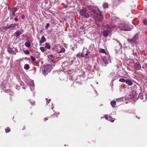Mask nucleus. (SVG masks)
<instances>
[{
    "label": "nucleus",
    "mask_w": 147,
    "mask_h": 147,
    "mask_svg": "<svg viewBox=\"0 0 147 147\" xmlns=\"http://www.w3.org/2000/svg\"><path fill=\"white\" fill-rule=\"evenodd\" d=\"M134 86H136V85H134Z\"/></svg>",
    "instance_id": "nucleus-48"
},
{
    "label": "nucleus",
    "mask_w": 147,
    "mask_h": 147,
    "mask_svg": "<svg viewBox=\"0 0 147 147\" xmlns=\"http://www.w3.org/2000/svg\"><path fill=\"white\" fill-rule=\"evenodd\" d=\"M30 68V66L28 64H26L24 65V69L26 70H28Z\"/></svg>",
    "instance_id": "nucleus-19"
},
{
    "label": "nucleus",
    "mask_w": 147,
    "mask_h": 147,
    "mask_svg": "<svg viewBox=\"0 0 147 147\" xmlns=\"http://www.w3.org/2000/svg\"><path fill=\"white\" fill-rule=\"evenodd\" d=\"M138 119H140V118L139 117H138Z\"/></svg>",
    "instance_id": "nucleus-47"
},
{
    "label": "nucleus",
    "mask_w": 147,
    "mask_h": 147,
    "mask_svg": "<svg viewBox=\"0 0 147 147\" xmlns=\"http://www.w3.org/2000/svg\"><path fill=\"white\" fill-rule=\"evenodd\" d=\"M7 51L9 53H14V50H13L12 48L9 46L8 47Z\"/></svg>",
    "instance_id": "nucleus-14"
},
{
    "label": "nucleus",
    "mask_w": 147,
    "mask_h": 147,
    "mask_svg": "<svg viewBox=\"0 0 147 147\" xmlns=\"http://www.w3.org/2000/svg\"><path fill=\"white\" fill-rule=\"evenodd\" d=\"M118 45H119V46L120 47H121V45L120 44H118Z\"/></svg>",
    "instance_id": "nucleus-45"
},
{
    "label": "nucleus",
    "mask_w": 147,
    "mask_h": 147,
    "mask_svg": "<svg viewBox=\"0 0 147 147\" xmlns=\"http://www.w3.org/2000/svg\"><path fill=\"white\" fill-rule=\"evenodd\" d=\"M146 97V96L145 94H141V93H140L139 94V98H140L142 100H143L144 99V98Z\"/></svg>",
    "instance_id": "nucleus-15"
},
{
    "label": "nucleus",
    "mask_w": 147,
    "mask_h": 147,
    "mask_svg": "<svg viewBox=\"0 0 147 147\" xmlns=\"http://www.w3.org/2000/svg\"><path fill=\"white\" fill-rule=\"evenodd\" d=\"M53 108H54L53 107H52L51 108V109H50V111H53Z\"/></svg>",
    "instance_id": "nucleus-41"
},
{
    "label": "nucleus",
    "mask_w": 147,
    "mask_h": 147,
    "mask_svg": "<svg viewBox=\"0 0 147 147\" xmlns=\"http://www.w3.org/2000/svg\"><path fill=\"white\" fill-rule=\"evenodd\" d=\"M29 101H30V103H31V104L32 105H33L34 104V101H32V102H30V100H29Z\"/></svg>",
    "instance_id": "nucleus-38"
},
{
    "label": "nucleus",
    "mask_w": 147,
    "mask_h": 147,
    "mask_svg": "<svg viewBox=\"0 0 147 147\" xmlns=\"http://www.w3.org/2000/svg\"><path fill=\"white\" fill-rule=\"evenodd\" d=\"M143 23L144 25H147V20H144L143 21Z\"/></svg>",
    "instance_id": "nucleus-34"
},
{
    "label": "nucleus",
    "mask_w": 147,
    "mask_h": 147,
    "mask_svg": "<svg viewBox=\"0 0 147 147\" xmlns=\"http://www.w3.org/2000/svg\"><path fill=\"white\" fill-rule=\"evenodd\" d=\"M46 40V39L45 38L44 36H42L40 40V41L39 42L40 43H42L44 42H45Z\"/></svg>",
    "instance_id": "nucleus-12"
},
{
    "label": "nucleus",
    "mask_w": 147,
    "mask_h": 147,
    "mask_svg": "<svg viewBox=\"0 0 147 147\" xmlns=\"http://www.w3.org/2000/svg\"><path fill=\"white\" fill-rule=\"evenodd\" d=\"M102 59L104 63L105 64H107L108 63V62L107 61V58L106 57H103Z\"/></svg>",
    "instance_id": "nucleus-18"
},
{
    "label": "nucleus",
    "mask_w": 147,
    "mask_h": 147,
    "mask_svg": "<svg viewBox=\"0 0 147 147\" xmlns=\"http://www.w3.org/2000/svg\"><path fill=\"white\" fill-rule=\"evenodd\" d=\"M31 59L33 61H35L36 60L35 58L32 56H30Z\"/></svg>",
    "instance_id": "nucleus-31"
},
{
    "label": "nucleus",
    "mask_w": 147,
    "mask_h": 147,
    "mask_svg": "<svg viewBox=\"0 0 147 147\" xmlns=\"http://www.w3.org/2000/svg\"><path fill=\"white\" fill-rule=\"evenodd\" d=\"M22 34V32L19 30L17 31L14 34V36L17 37Z\"/></svg>",
    "instance_id": "nucleus-11"
},
{
    "label": "nucleus",
    "mask_w": 147,
    "mask_h": 147,
    "mask_svg": "<svg viewBox=\"0 0 147 147\" xmlns=\"http://www.w3.org/2000/svg\"><path fill=\"white\" fill-rule=\"evenodd\" d=\"M16 26L17 24H16L14 23L13 24H11L9 26V29L12 30Z\"/></svg>",
    "instance_id": "nucleus-16"
},
{
    "label": "nucleus",
    "mask_w": 147,
    "mask_h": 147,
    "mask_svg": "<svg viewBox=\"0 0 147 147\" xmlns=\"http://www.w3.org/2000/svg\"><path fill=\"white\" fill-rule=\"evenodd\" d=\"M111 105L113 108L115 107L116 104V101L115 100H113L110 102Z\"/></svg>",
    "instance_id": "nucleus-17"
},
{
    "label": "nucleus",
    "mask_w": 147,
    "mask_h": 147,
    "mask_svg": "<svg viewBox=\"0 0 147 147\" xmlns=\"http://www.w3.org/2000/svg\"><path fill=\"white\" fill-rule=\"evenodd\" d=\"M87 7L89 9L93 11L94 13V18L96 21L99 22L102 21L103 19V16L99 9H96L95 6L90 5H87Z\"/></svg>",
    "instance_id": "nucleus-1"
},
{
    "label": "nucleus",
    "mask_w": 147,
    "mask_h": 147,
    "mask_svg": "<svg viewBox=\"0 0 147 147\" xmlns=\"http://www.w3.org/2000/svg\"><path fill=\"white\" fill-rule=\"evenodd\" d=\"M77 56L78 57H82L81 55V54L80 53H78L77 55Z\"/></svg>",
    "instance_id": "nucleus-35"
},
{
    "label": "nucleus",
    "mask_w": 147,
    "mask_h": 147,
    "mask_svg": "<svg viewBox=\"0 0 147 147\" xmlns=\"http://www.w3.org/2000/svg\"><path fill=\"white\" fill-rule=\"evenodd\" d=\"M126 80H125V79L123 78H121L119 79V81L122 82H125Z\"/></svg>",
    "instance_id": "nucleus-26"
},
{
    "label": "nucleus",
    "mask_w": 147,
    "mask_h": 147,
    "mask_svg": "<svg viewBox=\"0 0 147 147\" xmlns=\"http://www.w3.org/2000/svg\"><path fill=\"white\" fill-rule=\"evenodd\" d=\"M2 28L5 30H6L8 29H9V27L8 26V25H7V26H4Z\"/></svg>",
    "instance_id": "nucleus-28"
},
{
    "label": "nucleus",
    "mask_w": 147,
    "mask_h": 147,
    "mask_svg": "<svg viewBox=\"0 0 147 147\" xmlns=\"http://www.w3.org/2000/svg\"><path fill=\"white\" fill-rule=\"evenodd\" d=\"M25 46L29 48L30 47L31 44L29 40L27 41L25 43Z\"/></svg>",
    "instance_id": "nucleus-13"
},
{
    "label": "nucleus",
    "mask_w": 147,
    "mask_h": 147,
    "mask_svg": "<svg viewBox=\"0 0 147 147\" xmlns=\"http://www.w3.org/2000/svg\"><path fill=\"white\" fill-rule=\"evenodd\" d=\"M17 9L16 7H13L10 10V19H13V17L15 16V13L17 11Z\"/></svg>",
    "instance_id": "nucleus-5"
},
{
    "label": "nucleus",
    "mask_w": 147,
    "mask_h": 147,
    "mask_svg": "<svg viewBox=\"0 0 147 147\" xmlns=\"http://www.w3.org/2000/svg\"><path fill=\"white\" fill-rule=\"evenodd\" d=\"M108 5L107 3H105L103 5V7L104 8H107L108 7Z\"/></svg>",
    "instance_id": "nucleus-29"
},
{
    "label": "nucleus",
    "mask_w": 147,
    "mask_h": 147,
    "mask_svg": "<svg viewBox=\"0 0 147 147\" xmlns=\"http://www.w3.org/2000/svg\"><path fill=\"white\" fill-rule=\"evenodd\" d=\"M125 83L129 86H131L133 84L132 81L130 79H126Z\"/></svg>",
    "instance_id": "nucleus-8"
},
{
    "label": "nucleus",
    "mask_w": 147,
    "mask_h": 147,
    "mask_svg": "<svg viewBox=\"0 0 147 147\" xmlns=\"http://www.w3.org/2000/svg\"><path fill=\"white\" fill-rule=\"evenodd\" d=\"M98 84V82H97V84Z\"/></svg>",
    "instance_id": "nucleus-49"
},
{
    "label": "nucleus",
    "mask_w": 147,
    "mask_h": 147,
    "mask_svg": "<svg viewBox=\"0 0 147 147\" xmlns=\"http://www.w3.org/2000/svg\"><path fill=\"white\" fill-rule=\"evenodd\" d=\"M110 33V31L108 30H104L103 32V36L104 37H106L108 36L109 34Z\"/></svg>",
    "instance_id": "nucleus-7"
},
{
    "label": "nucleus",
    "mask_w": 147,
    "mask_h": 147,
    "mask_svg": "<svg viewBox=\"0 0 147 147\" xmlns=\"http://www.w3.org/2000/svg\"><path fill=\"white\" fill-rule=\"evenodd\" d=\"M54 113H54V110H53V113H51V114L52 115H53Z\"/></svg>",
    "instance_id": "nucleus-44"
},
{
    "label": "nucleus",
    "mask_w": 147,
    "mask_h": 147,
    "mask_svg": "<svg viewBox=\"0 0 147 147\" xmlns=\"http://www.w3.org/2000/svg\"><path fill=\"white\" fill-rule=\"evenodd\" d=\"M61 49L59 51H58V53H64L65 51V49H64V48L63 47H62V48L60 47Z\"/></svg>",
    "instance_id": "nucleus-20"
},
{
    "label": "nucleus",
    "mask_w": 147,
    "mask_h": 147,
    "mask_svg": "<svg viewBox=\"0 0 147 147\" xmlns=\"http://www.w3.org/2000/svg\"><path fill=\"white\" fill-rule=\"evenodd\" d=\"M53 57V55H49V56H48V57L50 59H52V58Z\"/></svg>",
    "instance_id": "nucleus-36"
},
{
    "label": "nucleus",
    "mask_w": 147,
    "mask_h": 147,
    "mask_svg": "<svg viewBox=\"0 0 147 147\" xmlns=\"http://www.w3.org/2000/svg\"><path fill=\"white\" fill-rule=\"evenodd\" d=\"M135 68L137 70H140L141 68V66L140 64H135L134 65Z\"/></svg>",
    "instance_id": "nucleus-10"
},
{
    "label": "nucleus",
    "mask_w": 147,
    "mask_h": 147,
    "mask_svg": "<svg viewBox=\"0 0 147 147\" xmlns=\"http://www.w3.org/2000/svg\"><path fill=\"white\" fill-rule=\"evenodd\" d=\"M52 66L51 65H47L42 68V72L45 75H47L49 73L52 68Z\"/></svg>",
    "instance_id": "nucleus-3"
},
{
    "label": "nucleus",
    "mask_w": 147,
    "mask_h": 147,
    "mask_svg": "<svg viewBox=\"0 0 147 147\" xmlns=\"http://www.w3.org/2000/svg\"><path fill=\"white\" fill-rule=\"evenodd\" d=\"M137 37L136 36H135L131 39H128L127 40L130 44L134 45L137 43Z\"/></svg>",
    "instance_id": "nucleus-6"
},
{
    "label": "nucleus",
    "mask_w": 147,
    "mask_h": 147,
    "mask_svg": "<svg viewBox=\"0 0 147 147\" xmlns=\"http://www.w3.org/2000/svg\"><path fill=\"white\" fill-rule=\"evenodd\" d=\"M99 52L100 53H105V51L104 49H102L99 50Z\"/></svg>",
    "instance_id": "nucleus-25"
},
{
    "label": "nucleus",
    "mask_w": 147,
    "mask_h": 147,
    "mask_svg": "<svg viewBox=\"0 0 147 147\" xmlns=\"http://www.w3.org/2000/svg\"><path fill=\"white\" fill-rule=\"evenodd\" d=\"M25 18V16L24 15H22L21 16V18L22 19H24Z\"/></svg>",
    "instance_id": "nucleus-39"
},
{
    "label": "nucleus",
    "mask_w": 147,
    "mask_h": 147,
    "mask_svg": "<svg viewBox=\"0 0 147 147\" xmlns=\"http://www.w3.org/2000/svg\"><path fill=\"white\" fill-rule=\"evenodd\" d=\"M5 131L6 133H8L10 132V129L9 127H7L5 129Z\"/></svg>",
    "instance_id": "nucleus-24"
},
{
    "label": "nucleus",
    "mask_w": 147,
    "mask_h": 147,
    "mask_svg": "<svg viewBox=\"0 0 147 147\" xmlns=\"http://www.w3.org/2000/svg\"><path fill=\"white\" fill-rule=\"evenodd\" d=\"M109 116H108L107 115H105V118L106 119L108 120V117Z\"/></svg>",
    "instance_id": "nucleus-37"
},
{
    "label": "nucleus",
    "mask_w": 147,
    "mask_h": 147,
    "mask_svg": "<svg viewBox=\"0 0 147 147\" xmlns=\"http://www.w3.org/2000/svg\"><path fill=\"white\" fill-rule=\"evenodd\" d=\"M119 28L121 30L124 31H130L131 29L129 28L128 24L125 23H121L119 24Z\"/></svg>",
    "instance_id": "nucleus-2"
},
{
    "label": "nucleus",
    "mask_w": 147,
    "mask_h": 147,
    "mask_svg": "<svg viewBox=\"0 0 147 147\" xmlns=\"http://www.w3.org/2000/svg\"><path fill=\"white\" fill-rule=\"evenodd\" d=\"M44 119L45 120V121H46L48 119V118L47 117H46Z\"/></svg>",
    "instance_id": "nucleus-43"
},
{
    "label": "nucleus",
    "mask_w": 147,
    "mask_h": 147,
    "mask_svg": "<svg viewBox=\"0 0 147 147\" xmlns=\"http://www.w3.org/2000/svg\"><path fill=\"white\" fill-rule=\"evenodd\" d=\"M88 53L87 50L83 49L82 53H81V55L82 57H84L86 56L85 55H88Z\"/></svg>",
    "instance_id": "nucleus-9"
},
{
    "label": "nucleus",
    "mask_w": 147,
    "mask_h": 147,
    "mask_svg": "<svg viewBox=\"0 0 147 147\" xmlns=\"http://www.w3.org/2000/svg\"><path fill=\"white\" fill-rule=\"evenodd\" d=\"M14 20H15L16 21H17L18 20L17 18H16L14 19Z\"/></svg>",
    "instance_id": "nucleus-40"
},
{
    "label": "nucleus",
    "mask_w": 147,
    "mask_h": 147,
    "mask_svg": "<svg viewBox=\"0 0 147 147\" xmlns=\"http://www.w3.org/2000/svg\"><path fill=\"white\" fill-rule=\"evenodd\" d=\"M40 50L42 52H44L45 50V49L43 47H40Z\"/></svg>",
    "instance_id": "nucleus-30"
},
{
    "label": "nucleus",
    "mask_w": 147,
    "mask_h": 147,
    "mask_svg": "<svg viewBox=\"0 0 147 147\" xmlns=\"http://www.w3.org/2000/svg\"><path fill=\"white\" fill-rule=\"evenodd\" d=\"M116 66L117 67V68H119V65H117Z\"/></svg>",
    "instance_id": "nucleus-42"
},
{
    "label": "nucleus",
    "mask_w": 147,
    "mask_h": 147,
    "mask_svg": "<svg viewBox=\"0 0 147 147\" xmlns=\"http://www.w3.org/2000/svg\"><path fill=\"white\" fill-rule=\"evenodd\" d=\"M108 118V120L111 121V122H113L114 121V119H114L113 118H112L110 116H109Z\"/></svg>",
    "instance_id": "nucleus-22"
},
{
    "label": "nucleus",
    "mask_w": 147,
    "mask_h": 147,
    "mask_svg": "<svg viewBox=\"0 0 147 147\" xmlns=\"http://www.w3.org/2000/svg\"><path fill=\"white\" fill-rule=\"evenodd\" d=\"M46 100H47L46 103H47V105L50 102L51 100H50V99H49V100H48V99L47 98H46Z\"/></svg>",
    "instance_id": "nucleus-33"
},
{
    "label": "nucleus",
    "mask_w": 147,
    "mask_h": 147,
    "mask_svg": "<svg viewBox=\"0 0 147 147\" xmlns=\"http://www.w3.org/2000/svg\"><path fill=\"white\" fill-rule=\"evenodd\" d=\"M67 7V6L66 5L65 6V7Z\"/></svg>",
    "instance_id": "nucleus-46"
},
{
    "label": "nucleus",
    "mask_w": 147,
    "mask_h": 147,
    "mask_svg": "<svg viewBox=\"0 0 147 147\" xmlns=\"http://www.w3.org/2000/svg\"><path fill=\"white\" fill-rule=\"evenodd\" d=\"M45 47L47 48L48 49H49L51 48V46L48 43H45Z\"/></svg>",
    "instance_id": "nucleus-23"
},
{
    "label": "nucleus",
    "mask_w": 147,
    "mask_h": 147,
    "mask_svg": "<svg viewBox=\"0 0 147 147\" xmlns=\"http://www.w3.org/2000/svg\"><path fill=\"white\" fill-rule=\"evenodd\" d=\"M125 55L124 53H123L122 52H121V54L120 55V57L121 59H123L125 58Z\"/></svg>",
    "instance_id": "nucleus-21"
},
{
    "label": "nucleus",
    "mask_w": 147,
    "mask_h": 147,
    "mask_svg": "<svg viewBox=\"0 0 147 147\" xmlns=\"http://www.w3.org/2000/svg\"><path fill=\"white\" fill-rule=\"evenodd\" d=\"M86 10L85 8H84L80 10V15L83 17L88 18L89 17V14L86 12Z\"/></svg>",
    "instance_id": "nucleus-4"
},
{
    "label": "nucleus",
    "mask_w": 147,
    "mask_h": 147,
    "mask_svg": "<svg viewBox=\"0 0 147 147\" xmlns=\"http://www.w3.org/2000/svg\"><path fill=\"white\" fill-rule=\"evenodd\" d=\"M24 52L25 54L27 55L29 54L30 53L28 49L24 51Z\"/></svg>",
    "instance_id": "nucleus-27"
},
{
    "label": "nucleus",
    "mask_w": 147,
    "mask_h": 147,
    "mask_svg": "<svg viewBox=\"0 0 147 147\" xmlns=\"http://www.w3.org/2000/svg\"><path fill=\"white\" fill-rule=\"evenodd\" d=\"M49 26H50V24L49 23H48L47 24V25L45 27V29L46 30H47L48 29V27Z\"/></svg>",
    "instance_id": "nucleus-32"
}]
</instances>
